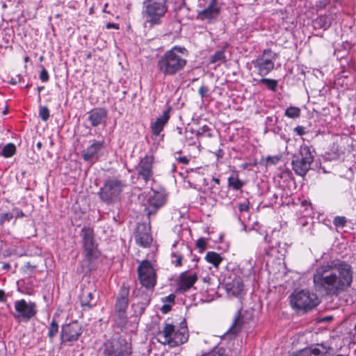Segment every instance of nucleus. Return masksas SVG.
Here are the masks:
<instances>
[{"instance_id":"1","label":"nucleus","mask_w":356,"mask_h":356,"mask_svg":"<svg viewBox=\"0 0 356 356\" xmlns=\"http://www.w3.org/2000/svg\"><path fill=\"white\" fill-rule=\"evenodd\" d=\"M314 289L330 297H337L348 291L353 282V270L350 264L333 260L315 269L313 274Z\"/></svg>"},{"instance_id":"2","label":"nucleus","mask_w":356,"mask_h":356,"mask_svg":"<svg viewBox=\"0 0 356 356\" xmlns=\"http://www.w3.org/2000/svg\"><path fill=\"white\" fill-rule=\"evenodd\" d=\"M188 50L175 45L159 58L156 67L164 76H172L183 70L187 64Z\"/></svg>"},{"instance_id":"3","label":"nucleus","mask_w":356,"mask_h":356,"mask_svg":"<svg viewBox=\"0 0 356 356\" xmlns=\"http://www.w3.org/2000/svg\"><path fill=\"white\" fill-rule=\"evenodd\" d=\"M143 6L142 15L145 24L152 27L162 23L168 10L167 0H144Z\"/></svg>"},{"instance_id":"4","label":"nucleus","mask_w":356,"mask_h":356,"mask_svg":"<svg viewBox=\"0 0 356 356\" xmlns=\"http://www.w3.org/2000/svg\"><path fill=\"white\" fill-rule=\"evenodd\" d=\"M156 338L161 343L175 347L186 342L188 339V333L186 327H181L175 330L172 324L165 323L163 330L157 333Z\"/></svg>"},{"instance_id":"5","label":"nucleus","mask_w":356,"mask_h":356,"mask_svg":"<svg viewBox=\"0 0 356 356\" xmlns=\"http://www.w3.org/2000/svg\"><path fill=\"white\" fill-rule=\"evenodd\" d=\"M125 186V181L116 178H109L100 188L98 195L100 200L106 204H113L120 200Z\"/></svg>"},{"instance_id":"6","label":"nucleus","mask_w":356,"mask_h":356,"mask_svg":"<svg viewBox=\"0 0 356 356\" xmlns=\"http://www.w3.org/2000/svg\"><path fill=\"white\" fill-rule=\"evenodd\" d=\"M320 303L317 295L308 290H295L290 296V304L293 309L307 312Z\"/></svg>"},{"instance_id":"7","label":"nucleus","mask_w":356,"mask_h":356,"mask_svg":"<svg viewBox=\"0 0 356 356\" xmlns=\"http://www.w3.org/2000/svg\"><path fill=\"white\" fill-rule=\"evenodd\" d=\"M129 287L123 284L120 289L115 305L114 321L119 327L127 322V309L129 304Z\"/></svg>"},{"instance_id":"8","label":"nucleus","mask_w":356,"mask_h":356,"mask_svg":"<svg viewBox=\"0 0 356 356\" xmlns=\"http://www.w3.org/2000/svg\"><path fill=\"white\" fill-rule=\"evenodd\" d=\"M83 248V254L88 261H93L99 255L97 243L95 239L93 228L83 227L80 232Z\"/></svg>"},{"instance_id":"9","label":"nucleus","mask_w":356,"mask_h":356,"mask_svg":"<svg viewBox=\"0 0 356 356\" xmlns=\"http://www.w3.org/2000/svg\"><path fill=\"white\" fill-rule=\"evenodd\" d=\"M220 12L217 0H198L197 4V19L211 23L216 21Z\"/></svg>"},{"instance_id":"10","label":"nucleus","mask_w":356,"mask_h":356,"mask_svg":"<svg viewBox=\"0 0 356 356\" xmlns=\"http://www.w3.org/2000/svg\"><path fill=\"white\" fill-rule=\"evenodd\" d=\"M314 161L311 148L307 145L300 146L299 155L292 161L293 170L300 176H305L310 169Z\"/></svg>"},{"instance_id":"11","label":"nucleus","mask_w":356,"mask_h":356,"mask_svg":"<svg viewBox=\"0 0 356 356\" xmlns=\"http://www.w3.org/2000/svg\"><path fill=\"white\" fill-rule=\"evenodd\" d=\"M13 317L18 322L27 323L37 314V306L34 302L21 299L15 302Z\"/></svg>"},{"instance_id":"12","label":"nucleus","mask_w":356,"mask_h":356,"mask_svg":"<svg viewBox=\"0 0 356 356\" xmlns=\"http://www.w3.org/2000/svg\"><path fill=\"white\" fill-rule=\"evenodd\" d=\"M275 57L270 49H265L263 54L252 61L257 73L264 76L274 68Z\"/></svg>"},{"instance_id":"13","label":"nucleus","mask_w":356,"mask_h":356,"mask_svg":"<svg viewBox=\"0 0 356 356\" xmlns=\"http://www.w3.org/2000/svg\"><path fill=\"white\" fill-rule=\"evenodd\" d=\"M137 270L142 286L146 289L154 288L156 283V272L150 261L143 260L138 266Z\"/></svg>"},{"instance_id":"14","label":"nucleus","mask_w":356,"mask_h":356,"mask_svg":"<svg viewBox=\"0 0 356 356\" xmlns=\"http://www.w3.org/2000/svg\"><path fill=\"white\" fill-rule=\"evenodd\" d=\"M83 331L82 325L77 321L63 325L60 333L61 342L67 343L76 341Z\"/></svg>"},{"instance_id":"15","label":"nucleus","mask_w":356,"mask_h":356,"mask_svg":"<svg viewBox=\"0 0 356 356\" xmlns=\"http://www.w3.org/2000/svg\"><path fill=\"white\" fill-rule=\"evenodd\" d=\"M104 356H131L128 343L124 340H113L105 344Z\"/></svg>"},{"instance_id":"16","label":"nucleus","mask_w":356,"mask_h":356,"mask_svg":"<svg viewBox=\"0 0 356 356\" xmlns=\"http://www.w3.org/2000/svg\"><path fill=\"white\" fill-rule=\"evenodd\" d=\"M166 202V194L163 191H152L149 193L148 200L145 204V211L147 214L150 215L156 212L162 207Z\"/></svg>"},{"instance_id":"17","label":"nucleus","mask_w":356,"mask_h":356,"mask_svg":"<svg viewBox=\"0 0 356 356\" xmlns=\"http://www.w3.org/2000/svg\"><path fill=\"white\" fill-rule=\"evenodd\" d=\"M333 348L330 346L318 343L306 348L291 356H331L333 355Z\"/></svg>"},{"instance_id":"18","label":"nucleus","mask_w":356,"mask_h":356,"mask_svg":"<svg viewBox=\"0 0 356 356\" xmlns=\"http://www.w3.org/2000/svg\"><path fill=\"white\" fill-rule=\"evenodd\" d=\"M154 157L152 155H147L143 158L136 166V170L139 177H140L146 184L153 176L152 166Z\"/></svg>"},{"instance_id":"19","label":"nucleus","mask_w":356,"mask_h":356,"mask_svg":"<svg viewBox=\"0 0 356 356\" xmlns=\"http://www.w3.org/2000/svg\"><path fill=\"white\" fill-rule=\"evenodd\" d=\"M107 119L108 113L104 108H95L88 113V120L94 127L105 124Z\"/></svg>"},{"instance_id":"20","label":"nucleus","mask_w":356,"mask_h":356,"mask_svg":"<svg viewBox=\"0 0 356 356\" xmlns=\"http://www.w3.org/2000/svg\"><path fill=\"white\" fill-rule=\"evenodd\" d=\"M197 280V276L195 273H188L187 271L181 273L179 277L178 289L183 292L187 291Z\"/></svg>"},{"instance_id":"21","label":"nucleus","mask_w":356,"mask_h":356,"mask_svg":"<svg viewBox=\"0 0 356 356\" xmlns=\"http://www.w3.org/2000/svg\"><path fill=\"white\" fill-rule=\"evenodd\" d=\"M170 107L163 111V114L158 117L156 120L151 124V130L153 135L159 136L163 130L164 127L168 123L170 119Z\"/></svg>"},{"instance_id":"22","label":"nucleus","mask_w":356,"mask_h":356,"mask_svg":"<svg viewBox=\"0 0 356 356\" xmlns=\"http://www.w3.org/2000/svg\"><path fill=\"white\" fill-rule=\"evenodd\" d=\"M136 241L139 245L147 248L150 245L152 238L145 225L139 226L136 233Z\"/></svg>"},{"instance_id":"23","label":"nucleus","mask_w":356,"mask_h":356,"mask_svg":"<svg viewBox=\"0 0 356 356\" xmlns=\"http://www.w3.org/2000/svg\"><path fill=\"white\" fill-rule=\"evenodd\" d=\"M227 290L229 294L241 298L244 292V284L241 277H236L234 278L232 282L227 284Z\"/></svg>"},{"instance_id":"24","label":"nucleus","mask_w":356,"mask_h":356,"mask_svg":"<svg viewBox=\"0 0 356 356\" xmlns=\"http://www.w3.org/2000/svg\"><path fill=\"white\" fill-rule=\"evenodd\" d=\"M103 147V142L94 140L83 153V158L85 161H90L97 158L98 152Z\"/></svg>"},{"instance_id":"25","label":"nucleus","mask_w":356,"mask_h":356,"mask_svg":"<svg viewBox=\"0 0 356 356\" xmlns=\"http://www.w3.org/2000/svg\"><path fill=\"white\" fill-rule=\"evenodd\" d=\"M191 251L188 246L181 243L179 248V250L172 251L171 253V261L176 266H180L182 264L183 259V252Z\"/></svg>"},{"instance_id":"26","label":"nucleus","mask_w":356,"mask_h":356,"mask_svg":"<svg viewBox=\"0 0 356 356\" xmlns=\"http://www.w3.org/2000/svg\"><path fill=\"white\" fill-rule=\"evenodd\" d=\"M93 295L92 292L83 290L80 296L81 305L83 309H90L95 303L92 301Z\"/></svg>"},{"instance_id":"27","label":"nucleus","mask_w":356,"mask_h":356,"mask_svg":"<svg viewBox=\"0 0 356 356\" xmlns=\"http://www.w3.org/2000/svg\"><path fill=\"white\" fill-rule=\"evenodd\" d=\"M243 322V316L241 314V312L238 311L227 332L233 334H238L241 330Z\"/></svg>"},{"instance_id":"28","label":"nucleus","mask_w":356,"mask_h":356,"mask_svg":"<svg viewBox=\"0 0 356 356\" xmlns=\"http://www.w3.org/2000/svg\"><path fill=\"white\" fill-rule=\"evenodd\" d=\"M205 259L207 262L213 264V266L217 268L222 262V257L220 255V254L216 252L209 251L207 253Z\"/></svg>"},{"instance_id":"29","label":"nucleus","mask_w":356,"mask_h":356,"mask_svg":"<svg viewBox=\"0 0 356 356\" xmlns=\"http://www.w3.org/2000/svg\"><path fill=\"white\" fill-rule=\"evenodd\" d=\"M228 186L232 188L234 190L241 189L245 184V183L238 179V175L232 174L227 180Z\"/></svg>"},{"instance_id":"30","label":"nucleus","mask_w":356,"mask_h":356,"mask_svg":"<svg viewBox=\"0 0 356 356\" xmlns=\"http://www.w3.org/2000/svg\"><path fill=\"white\" fill-rule=\"evenodd\" d=\"M16 152V147L13 143L6 144L0 152V155L5 158H10L13 156Z\"/></svg>"},{"instance_id":"31","label":"nucleus","mask_w":356,"mask_h":356,"mask_svg":"<svg viewBox=\"0 0 356 356\" xmlns=\"http://www.w3.org/2000/svg\"><path fill=\"white\" fill-rule=\"evenodd\" d=\"M58 332V325L56 322V321L54 319H53L51 321V323L48 327V332H47V336H48V337L49 339V341L51 343H53V339L57 335Z\"/></svg>"},{"instance_id":"32","label":"nucleus","mask_w":356,"mask_h":356,"mask_svg":"<svg viewBox=\"0 0 356 356\" xmlns=\"http://www.w3.org/2000/svg\"><path fill=\"white\" fill-rule=\"evenodd\" d=\"M225 61L226 58L225 56V51L222 49L216 51L210 59L211 63H217L218 65L225 63Z\"/></svg>"},{"instance_id":"33","label":"nucleus","mask_w":356,"mask_h":356,"mask_svg":"<svg viewBox=\"0 0 356 356\" xmlns=\"http://www.w3.org/2000/svg\"><path fill=\"white\" fill-rule=\"evenodd\" d=\"M212 134L211 132V129L207 125H204L197 130V136L198 138H211Z\"/></svg>"},{"instance_id":"34","label":"nucleus","mask_w":356,"mask_h":356,"mask_svg":"<svg viewBox=\"0 0 356 356\" xmlns=\"http://www.w3.org/2000/svg\"><path fill=\"white\" fill-rule=\"evenodd\" d=\"M300 115V109L298 107L290 106L285 111V115L289 118H296Z\"/></svg>"},{"instance_id":"35","label":"nucleus","mask_w":356,"mask_h":356,"mask_svg":"<svg viewBox=\"0 0 356 356\" xmlns=\"http://www.w3.org/2000/svg\"><path fill=\"white\" fill-rule=\"evenodd\" d=\"M260 82L266 84L268 89L272 91H275L277 86V81L275 79H270L263 78L260 80Z\"/></svg>"},{"instance_id":"36","label":"nucleus","mask_w":356,"mask_h":356,"mask_svg":"<svg viewBox=\"0 0 356 356\" xmlns=\"http://www.w3.org/2000/svg\"><path fill=\"white\" fill-rule=\"evenodd\" d=\"M39 117L44 122L47 121L49 118V110L45 106H41L39 108Z\"/></svg>"},{"instance_id":"37","label":"nucleus","mask_w":356,"mask_h":356,"mask_svg":"<svg viewBox=\"0 0 356 356\" xmlns=\"http://www.w3.org/2000/svg\"><path fill=\"white\" fill-rule=\"evenodd\" d=\"M347 222V219L344 216H336L333 220V224L337 227H343Z\"/></svg>"},{"instance_id":"38","label":"nucleus","mask_w":356,"mask_h":356,"mask_svg":"<svg viewBox=\"0 0 356 356\" xmlns=\"http://www.w3.org/2000/svg\"><path fill=\"white\" fill-rule=\"evenodd\" d=\"M13 218L12 213H3L0 216V225H3L6 222H9Z\"/></svg>"},{"instance_id":"39","label":"nucleus","mask_w":356,"mask_h":356,"mask_svg":"<svg viewBox=\"0 0 356 356\" xmlns=\"http://www.w3.org/2000/svg\"><path fill=\"white\" fill-rule=\"evenodd\" d=\"M280 161V157L277 156H268L266 159L267 165H276Z\"/></svg>"},{"instance_id":"40","label":"nucleus","mask_w":356,"mask_h":356,"mask_svg":"<svg viewBox=\"0 0 356 356\" xmlns=\"http://www.w3.org/2000/svg\"><path fill=\"white\" fill-rule=\"evenodd\" d=\"M238 208L241 212L248 211L250 208V203L248 201H245L243 202H241L238 204Z\"/></svg>"},{"instance_id":"41","label":"nucleus","mask_w":356,"mask_h":356,"mask_svg":"<svg viewBox=\"0 0 356 356\" xmlns=\"http://www.w3.org/2000/svg\"><path fill=\"white\" fill-rule=\"evenodd\" d=\"M175 296L174 294H170L164 298H162L163 302L165 304H171L175 302Z\"/></svg>"},{"instance_id":"42","label":"nucleus","mask_w":356,"mask_h":356,"mask_svg":"<svg viewBox=\"0 0 356 356\" xmlns=\"http://www.w3.org/2000/svg\"><path fill=\"white\" fill-rule=\"evenodd\" d=\"M40 79L42 82H47L49 80V74L45 68H42L40 72Z\"/></svg>"},{"instance_id":"43","label":"nucleus","mask_w":356,"mask_h":356,"mask_svg":"<svg viewBox=\"0 0 356 356\" xmlns=\"http://www.w3.org/2000/svg\"><path fill=\"white\" fill-rule=\"evenodd\" d=\"M206 241L204 238H199L196 242V246L200 249L204 250L206 248Z\"/></svg>"},{"instance_id":"44","label":"nucleus","mask_w":356,"mask_h":356,"mask_svg":"<svg viewBox=\"0 0 356 356\" xmlns=\"http://www.w3.org/2000/svg\"><path fill=\"white\" fill-rule=\"evenodd\" d=\"M208 91L209 89L207 86H202L198 90V93L202 97H204L207 96Z\"/></svg>"},{"instance_id":"45","label":"nucleus","mask_w":356,"mask_h":356,"mask_svg":"<svg viewBox=\"0 0 356 356\" xmlns=\"http://www.w3.org/2000/svg\"><path fill=\"white\" fill-rule=\"evenodd\" d=\"M294 132L298 136H302L305 134V127L302 126H298L294 128Z\"/></svg>"},{"instance_id":"46","label":"nucleus","mask_w":356,"mask_h":356,"mask_svg":"<svg viewBox=\"0 0 356 356\" xmlns=\"http://www.w3.org/2000/svg\"><path fill=\"white\" fill-rule=\"evenodd\" d=\"M177 161L183 164H188L190 159L187 156H179L176 158Z\"/></svg>"},{"instance_id":"47","label":"nucleus","mask_w":356,"mask_h":356,"mask_svg":"<svg viewBox=\"0 0 356 356\" xmlns=\"http://www.w3.org/2000/svg\"><path fill=\"white\" fill-rule=\"evenodd\" d=\"M171 310V306L168 304H164L161 308V311L163 313V314H167Z\"/></svg>"},{"instance_id":"48","label":"nucleus","mask_w":356,"mask_h":356,"mask_svg":"<svg viewBox=\"0 0 356 356\" xmlns=\"http://www.w3.org/2000/svg\"><path fill=\"white\" fill-rule=\"evenodd\" d=\"M106 29H111V28L115 29H119L118 24H115V23H107L106 25Z\"/></svg>"},{"instance_id":"49","label":"nucleus","mask_w":356,"mask_h":356,"mask_svg":"<svg viewBox=\"0 0 356 356\" xmlns=\"http://www.w3.org/2000/svg\"><path fill=\"white\" fill-rule=\"evenodd\" d=\"M24 216L22 210L16 209V218H22Z\"/></svg>"},{"instance_id":"50","label":"nucleus","mask_w":356,"mask_h":356,"mask_svg":"<svg viewBox=\"0 0 356 356\" xmlns=\"http://www.w3.org/2000/svg\"><path fill=\"white\" fill-rule=\"evenodd\" d=\"M5 300V292L4 291L0 289V302H3Z\"/></svg>"},{"instance_id":"51","label":"nucleus","mask_w":356,"mask_h":356,"mask_svg":"<svg viewBox=\"0 0 356 356\" xmlns=\"http://www.w3.org/2000/svg\"><path fill=\"white\" fill-rule=\"evenodd\" d=\"M213 181L215 182L216 184L219 185L220 184V179L217 177H213L212 178Z\"/></svg>"},{"instance_id":"52","label":"nucleus","mask_w":356,"mask_h":356,"mask_svg":"<svg viewBox=\"0 0 356 356\" xmlns=\"http://www.w3.org/2000/svg\"><path fill=\"white\" fill-rule=\"evenodd\" d=\"M108 7V3H106L104 6V10H103V12L104 13H108L107 10H106V8Z\"/></svg>"},{"instance_id":"53","label":"nucleus","mask_w":356,"mask_h":356,"mask_svg":"<svg viewBox=\"0 0 356 356\" xmlns=\"http://www.w3.org/2000/svg\"><path fill=\"white\" fill-rule=\"evenodd\" d=\"M36 147L38 148V149H40L41 147H42V143L41 142H38L37 144H36Z\"/></svg>"},{"instance_id":"54","label":"nucleus","mask_w":356,"mask_h":356,"mask_svg":"<svg viewBox=\"0 0 356 356\" xmlns=\"http://www.w3.org/2000/svg\"><path fill=\"white\" fill-rule=\"evenodd\" d=\"M43 89H44V86H40V87L38 88V90L39 92H40Z\"/></svg>"},{"instance_id":"55","label":"nucleus","mask_w":356,"mask_h":356,"mask_svg":"<svg viewBox=\"0 0 356 356\" xmlns=\"http://www.w3.org/2000/svg\"><path fill=\"white\" fill-rule=\"evenodd\" d=\"M29 60V56H26L24 58V61L25 62H28Z\"/></svg>"},{"instance_id":"56","label":"nucleus","mask_w":356,"mask_h":356,"mask_svg":"<svg viewBox=\"0 0 356 356\" xmlns=\"http://www.w3.org/2000/svg\"><path fill=\"white\" fill-rule=\"evenodd\" d=\"M143 312V308L140 307V314H141Z\"/></svg>"},{"instance_id":"57","label":"nucleus","mask_w":356,"mask_h":356,"mask_svg":"<svg viewBox=\"0 0 356 356\" xmlns=\"http://www.w3.org/2000/svg\"><path fill=\"white\" fill-rule=\"evenodd\" d=\"M4 268H9V265H8V264H6V265H4Z\"/></svg>"},{"instance_id":"58","label":"nucleus","mask_w":356,"mask_h":356,"mask_svg":"<svg viewBox=\"0 0 356 356\" xmlns=\"http://www.w3.org/2000/svg\"><path fill=\"white\" fill-rule=\"evenodd\" d=\"M212 188V189H213V190H214V189H216V186H212V188Z\"/></svg>"},{"instance_id":"59","label":"nucleus","mask_w":356,"mask_h":356,"mask_svg":"<svg viewBox=\"0 0 356 356\" xmlns=\"http://www.w3.org/2000/svg\"><path fill=\"white\" fill-rule=\"evenodd\" d=\"M354 330L356 332V324L355 325Z\"/></svg>"}]
</instances>
